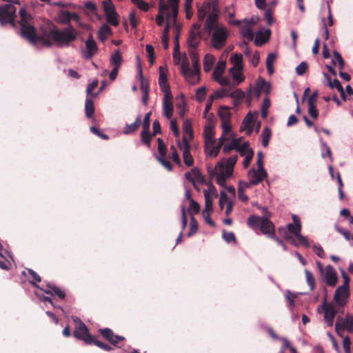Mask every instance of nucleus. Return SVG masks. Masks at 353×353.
Segmentation results:
<instances>
[{
    "label": "nucleus",
    "instance_id": "obj_1",
    "mask_svg": "<svg viewBox=\"0 0 353 353\" xmlns=\"http://www.w3.org/2000/svg\"><path fill=\"white\" fill-rule=\"evenodd\" d=\"M19 14L21 36L34 46H36L38 42H41L43 46L50 47L52 43L50 40L38 35L34 21L31 14L28 13L24 8L20 9Z\"/></svg>",
    "mask_w": 353,
    "mask_h": 353
},
{
    "label": "nucleus",
    "instance_id": "obj_2",
    "mask_svg": "<svg viewBox=\"0 0 353 353\" xmlns=\"http://www.w3.org/2000/svg\"><path fill=\"white\" fill-rule=\"evenodd\" d=\"M238 157L234 155L225 159H223L218 162L214 168H208V173L211 177L216 176V183L221 187H225L226 180L233 174L234 167L237 161Z\"/></svg>",
    "mask_w": 353,
    "mask_h": 353
},
{
    "label": "nucleus",
    "instance_id": "obj_3",
    "mask_svg": "<svg viewBox=\"0 0 353 353\" xmlns=\"http://www.w3.org/2000/svg\"><path fill=\"white\" fill-rule=\"evenodd\" d=\"M43 33L46 36L52 38L59 47L69 46L77 37L76 30L71 25L61 30H59L54 26H49L48 30Z\"/></svg>",
    "mask_w": 353,
    "mask_h": 353
},
{
    "label": "nucleus",
    "instance_id": "obj_4",
    "mask_svg": "<svg viewBox=\"0 0 353 353\" xmlns=\"http://www.w3.org/2000/svg\"><path fill=\"white\" fill-rule=\"evenodd\" d=\"M230 61L233 65V66L230 68L229 73L231 75L232 79L237 84H239L243 82L245 78L243 73V56L241 54L234 53L231 56Z\"/></svg>",
    "mask_w": 353,
    "mask_h": 353
},
{
    "label": "nucleus",
    "instance_id": "obj_5",
    "mask_svg": "<svg viewBox=\"0 0 353 353\" xmlns=\"http://www.w3.org/2000/svg\"><path fill=\"white\" fill-rule=\"evenodd\" d=\"M213 30L211 39L212 46L216 50H220L225 46L230 32L223 24H217Z\"/></svg>",
    "mask_w": 353,
    "mask_h": 353
},
{
    "label": "nucleus",
    "instance_id": "obj_6",
    "mask_svg": "<svg viewBox=\"0 0 353 353\" xmlns=\"http://www.w3.org/2000/svg\"><path fill=\"white\" fill-rule=\"evenodd\" d=\"M253 18L248 19L245 18L243 20H229L228 23L231 26L240 27V33L241 36L247 39L248 41H252L254 39V33L252 26L255 24Z\"/></svg>",
    "mask_w": 353,
    "mask_h": 353
},
{
    "label": "nucleus",
    "instance_id": "obj_7",
    "mask_svg": "<svg viewBox=\"0 0 353 353\" xmlns=\"http://www.w3.org/2000/svg\"><path fill=\"white\" fill-rule=\"evenodd\" d=\"M17 9L13 4H5L0 7V23L1 26L10 23L16 27L15 17Z\"/></svg>",
    "mask_w": 353,
    "mask_h": 353
},
{
    "label": "nucleus",
    "instance_id": "obj_8",
    "mask_svg": "<svg viewBox=\"0 0 353 353\" xmlns=\"http://www.w3.org/2000/svg\"><path fill=\"white\" fill-rule=\"evenodd\" d=\"M72 320L75 325L74 336L77 339L85 341L87 344H91L93 341V337L88 334L85 325L77 316H73Z\"/></svg>",
    "mask_w": 353,
    "mask_h": 353
},
{
    "label": "nucleus",
    "instance_id": "obj_9",
    "mask_svg": "<svg viewBox=\"0 0 353 353\" xmlns=\"http://www.w3.org/2000/svg\"><path fill=\"white\" fill-rule=\"evenodd\" d=\"M219 9L218 6L217 0H213L212 4V8L210 10L208 17L204 24V29L208 33H210L213 29L215 28L218 23Z\"/></svg>",
    "mask_w": 353,
    "mask_h": 353
},
{
    "label": "nucleus",
    "instance_id": "obj_10",
    "mask_svg": "<svg viewBox=\"0 0 353 353\" xmlns=\"http://www.w3.org/2000/svg\"><path fill=\"white\" fill-rule=\"evenodd\" d=\"M180 70L186 81L190 83L195 84L199 81V70L190 68L186 57L183 59Z\"/></svg>",
    "mask_w": 353,
    "mask_h": 353
},
{
    "label": "nucleus",
    "instance_id": "obj_11",
    "mask_svg": "<svg viewBox=\"0 0 353 353\" xmlns=\"http://www.w3.org/2000/svg\"><path fill=\"white\" fill-rule=\"evenodd\" d=\"M268 177V173L265 169L252 168L248 172V178L252 185H257Z\"/></svg>",
    "mask_w": 353,
    "mask_h": 353
},
{
    "label": "nucleus",
    "instance_id": "obj_12",
    "mask_svg": "<svg viewBox=\"0 0 353 353\" xmlns=\"http://www.w3.org/2000/svg\"><path fill=\"white\" fill-rule=\"evenodd\" d=\"M321 274L324 282L327 285L334 287L336 285L338 281L337 274L331 265H327Z\"/></svg>",
    "mask_w": 353,
    "mask_h": 353
},
{
    "label": "nucleus",
    "instance_id": "obj_13",
    "mask_svg": "<svg viewBox=\"0 0 353 353\" xmlns=\"http://www.w3.org/2000/svg\"><path fill=\"white\" fill-rule=\"evenodd\" d=\"M85 49L82 50V55L87 60L91 59L98 52L97 43L91 35L85 41Z\"/></svg>",
    "mask_w": 353,
    "mask_h": 353
},
{
    "label": "nucleus",
    "instance_id": "obj_14",
    "mask_svg": "<svg viewBox=\"0 0 353 353\" xmlns=\"http://www.w3.org/2000/svg\"><path fill=\"white\" fill-rule=\"evenodd\" d=\"M324 311V319L325 323L329 327H332L334 323V319L336 315V310L331 304H327L325 302L322 306Z\"/></svg>",
    "mask_w": 353,
    "mask_h": 353
},
{
    "label": "nucleus",
    "instance_id": "obj_15",
    "mask_svg": "<svg viewBox=\"0 0 353 353\" xmlns=\"http://www.w3.org/2000/svg\"><path fill=\"white\" fill-rule=\"evenodd\" d=\"M349 297V287L339 290V287L335 290L334 300L339 306H344Z\"/></svg>",
    "mask_w": 353,
    "mask_h": 353
},
{
    "label": "nucleus",
    "instance_id": "obj_16",
    "mask_svg": "<svg viewBox=\"0 0 353 353\" xmlns=\"http://www.w3.org/2000/svg\"><path fill=\"white\" fill-rule=\"evenodd\" d=\"M59 20L61 23L70 25V21L74 20L77 23H80V17L75 12H70L67 10H61L59 14Z\"/></svg>",
    "mask_w": 353,
    "mask_h": 353
},
{
    "label": "nucleus",
    "instance_id": "obj_17",
    "mask_svg": "<svg viewBox=\"0 0 353 353\" xmlns=\"http://www.w3.org/2000/svg\"><path fill=\"white\" fill-rule=\"evenodd\" d=\"M162 105L163 116L170 119L173 113V105L170 101V96H167L166 94L163 96Z\"/></svg>",
    "mask_w": 353,
    "mask_h": 353
},
{
    "label": "nucleus",
    "instance_id": "obj_18",
    "mask_svg": "<svg viewBox=\"0 0 353 353\" xmlns=\"http://www.w3.org/2000/svg\"><path fill=\"white\" fill-rule=\"evenodd\" d=\"M271 31L270 29L265 30L264 32L260 30L256 33L254 43L256 46H260L267 42L270 37Z\"/></svg>",
    "mask_w": 353,
    "mask_h": 353
},
{
    "label": "nucleus",
    "instance_id": "obj_19",
    "mask_svg": "<svg viewBox=\"0 0 353 353\" xmlns=\"http://www.w3.org/2000/svg\"><path fill=\"white\" fill-rule=\"evenodd\" d=\"M259 228L263 234H268L271 238L274 236L273 224L267 218L263 217Z\"/></svg>",
    "mask_w": 353,
    "mask_h": 353
},
{
    "label": "nucleus",
    "instance_id": "obj_20",
    "mask_svg": "<svg viewBox=\"0 0 353 353\" xmlns=\"http://www.w3.org/2000/svg\"><path fill=\"white\" fill-rule=\"evenodd\" d=\"M199 43L200 32H195L193 30H191L188 38V48H197Z\"/></svg>",
    "mask_w": 353,
    "mask_h": 353
},
{
    "label": "nucleus",
    "instance_id": "obj_21",
    "mask_svg": "<svg viewBox=\"0 0 353 353\" xmlns=\"http://www.w3.org/2000/svg\"><path fill=\"white\" fill-rule=\"evenodd\" d=\"M185 179L191 182L203 181V176L200 170L197 168H194L190 172H187L185 174Z\"/></svg>",
    "mask_w": 353,
    "mask_h": 353
},
{
    "label": "nucleus",
    "instance_id": "obj_22",
    "mask_svg": "<svg viewBox=\"0 0 353 353\" xmlns=\"http://www.w3.org/2000/svg\"><path fill=\"white\" fill-rule=\"evenodd\" d=\"M45 293L52 294V292L54 294L57 295L60 299H64L65 296V293L59 288L55 286L54 284L48 283L47 289L41 288Z\"/></svg>",
    "mask_w": 353,
    "mask_h": 353
},
{
    "label": "nucleus",
    "instance_id": "obj_23",
    "mask_svg": "<svg viewBox=\"0 0 353 353\" xmlns=\"http://www.w3.org/2000/svg\"><path fill=\"white\" fill-rule=\"evenodd\" d=\"M214 129L210 125H205L203 130L204 142L206 144L212 145V141H215L214 139Z\"/></svg>",
    "mask_w": 353,
    "mask_h": 353
},
{
    "label": "nucleus",
    "instance_id": "obj_24",
    "mask_svg": "<svg viewBox=\"0 0 353 353\" xmlns=\"http://www.w3.org/2000/svg\"><path fill=\"white\" fill-rule=\"evenodd\" d=\"M167 6L168 8H170L171 10V13L168 12L166 14L167 21H170L173 25H175L178 15L179 5H171Z\"/></svg>",
    "mask_w": 353,
    "mask_h": 353
},
{
    "label": "nucleus",
    "instance_id": "obj_25",
    "mask_svg": "<svg viewBox=\"0 0 353 353\" xmlns=\"http://www.w3.org/2000/svg\"><path fill=\"white\" fill-rule=\"evenodd\" d=\"M97 34L98 39L101 41L104 42L107 39L108 37L112 34V30L108 25L103 24L99 28Z\"/></svg>",
    "mask_w": 353,
    "mask_h": 353
},
{
    "label": "nucleus",
    "instance_id": "obj_26",
    "mask_svg": "<svg viewBox=\"0 0 353 353\" xmlns=\"http://www.w3.org/2000/svg\"><path fill=\"white\" fill-rule=\"evenodd\" d=\"M338 319H340L341 325L345 330H347L350 332H352L353 331L352 315L347 314L345 319L344 320H343L341 317H339Z\"/></svg>",
    "mask_w": 353,
    "mask_h": 353
},
{
    "label": "nucleus",
    "instance_id": "obj_27",
    "mask_svg": "<svg viewBox=\"0 0 353 353\" xmlns=\"http://www.w3.org/2000/svg\"><path fill=\"white\" fill-rule=\"evenodd\" d=\"M123 61L121 53L119 50H115L110 57V64L112 65L115 68H119L121 66Z\"/></svg>",
    "mask_w": 353,
    "mask_h": 353
},
{
    "label": "nucleus",
    "instance_id": "obj_28",
    "mask_svg": "<svg viewBox=\"0 0 353 353\" xmlns=\"http://www.w3.org/2000/svg\"><path fill=\"white\" fill-rule=\"evenodd\" d=\"M159 83L161 90L164 93V95L166 94L167 96H170V87H169L168 84L167 83L166 76L161 72H160V74H159Z\"/></svg>",
    "mask_w": 353,
    "mask_h": 353
},
{
    "label": "nucleus",
    "instance_id": "obj_29",
    "mask_svg": "<svg viewBox=\"0 0 353 353\" xmlns=\"http://www.w3.org/2000/svg\"><path fill=\"white\" fill-rule=\"evenodd\" d=\"M141 123V115H138L134 123L127 124L124 128L123 134H130L135 132Z\"/></svg>",
    "mask_w": 353,
    "mask_h": 353
},
{
    "label": "nucleus",
    "instance_id": "obj_30",
    "mask_svg": "<svg viewBox=\"0 0 353 353\" xmlns=\"http://www.w3.org/2000/svg\"><path fill=\"white\" fill-rule=\"evenodd\" d=\"M245 92L241 89H236L234 91L230 92L229 97L234 99V104L237 105L240 101L245 97Z\"/></svg>",
    "mask_w": 353,
    "mask_h": 353
},
{
    "label": "nucleus",
    "instance_id": "obj_31",
    "mask_svg": "<svg viewBox=\"0 0 353 353\" xmlns=\"http://www.w3.org/2000/svg\"><path fill=\"white\" fill-rule=\"evenodd\" d=\"M168 10L167 5L163 3V0H160L159 9L158 14L156 16V23L158 26H161L163 23V12Z\"/></svg>",
    "mask_w": 353,
    "mask_h": 353
},
{
    "label": "nucleus",
    "instance_id": "obj_32",
    "mask_svg": "<svg viewBox=\"0 0 353 353\" xmlns=\"http://www.w3.org/2000/svg\"><path fill=\"white\" fill-rule=\"evenodd\" d=\"M100 333L105 339L109 341L112 345L117 346L118 347H120L119 346L117 345V341L114 340V333L110 329H101L100 330Z\"/></svg>",
    "mask_w": 353,
    "mask_h": 353
},
{
    "label": "nucleus",
    "instance_id": "obj_33",
    "mask_svg": "<svg viewBox=\"0 0 353 353\" xmlns=\"http://www.w3.org/2000/svg\"><path fill=\"white\" fill-rule=\"evenodd\" d=\"M215 141H212V145L205 143V153L210 157H216L219 152L220 147L214 145Z\"/></svg>",
    "mask_w": 353,
    "mask_h": 353
},
{
    "label": "nucleus",
    "instance_id": "obj_34",
    "mask_svg": "<svg viewBox=\"0 0 353 353\" xmlns=\"http://www.w3.org/2000/svg\"><path fill=\"white\" fill-rule=\"evenodd\" d=\"M212 2H205L203 6L200 8L198 10V18H199V20L200 21H203L205 16H206V13L210 12V10H211L212 8Z\"/></svg>",
    "mask_w": 353,
    "mask_h": 353
},
{
    "label": "nucleus",
    "instance_id": "obj_35",
    "mask_svg": "<svg viewBox=\"0 0 353 353\" xmlns=\"http://www.w3.org/2000/svg\"><path fill=\"white\" fill-rule=\"evenodd\" d=\"M94 112V106L93 101L87 97L85 101V113L87 117L90 118Z\"/></svg>",
    "mask_w": 353,
    "mask_h": 353
},
{
    "label": "nucleus",
    "instance_id": "obj_36",
    "mask_svg": "<svg viewBox=\"0 0 353 353\" xmlns=\"http://www.w3.org/2000/svg\"><path fill=\"white\" fill-rule=\"evenodd\" d=\"M225 68V63L224 61H219L213 71V78L218 80V78L222 77Z\"/></svg>",
    "mask_w": 353,
    "mask_h": 353
},
{
    "label": "nucleus",
    "instance_id": "obj_37",
    "mask_svg": "<svg viewBox=\"0 0 353 353\" xmlns=\"http://www.w3.org/2000/svg\"><path fill=\"white\" fill-rule=\"evenodd\" d=\"M256 87L265 94H269L271 89L270 83L265 81L263 79L259 78L256 82Z\"/></svg>",
    "mask_w": 353,
    "mask_h": 353
},
{
    "label": "nucleus",
    "instance_id": "obj_38",
    "mask_svg": "<svg viewBox=\"0 0 353 353\" xmlns=\"http://www.w3.org/2000/svg\"><path fill=\"white\" fill-rule=\"evenodd\" d=\"M271 130L268 127H265L261 132V137L262 140V145L266 148L268 145L269 140L271 137Z\"/></svg>",
    "mask_w": 353,
    "mask_h": 353
},
{
    "label": "nucleus",
    "instance_id": "obj_39",
    "mask_svg": "<svg viewBox=\"0 0 353 353\" xmlns=\"http://www.w3.org/2000/svg\"><path fill=\"white\" fill-rule=\"evenodd\" d=\"M214 63V57L211 54H206L203 60V69L205 72L211 70Z\"/></svg>",
    "mask_w": 353,
    "mask_h": 353
},
{
    "label": "nucleus",
    "instance_id": "obj_40",
    "mask_svg": "<svg viewBox=\"0 0 353 353\" xmlns=\"http://www.w3.org/2000/svg\"><path fill=\"white\" fill-rule=\"evenodd\" d=\"M105 14H115V8L111 0H105L102 3Z\"/></svg>",
    "mask_w": 353,
    "mask_h": 353
},
{
    "label": "nucleus",
    "instance_id": "obj_41",
    "mask_svg": "<svg viewBox=\"0 0 353 353\" xmlns=\"http://www.w3.org/2000/svg\"><path fill=\"white\" fill-rule=\"evenodd\" d=\"M298 294L292 292L290 290H287L285 293V297L288 302V307L292 308L294 305V299L297 297Z\"/></svg>",
    "mask_w": 353,
    "mask_h": 353
},
{
    "label": "nucleus",
    "instance_id": "obj_42",
    "mask_svg": "<svg viewBox=\"0 0 353 353\" xmlns=\"http://www.w3.org/2000/svg\"><path fill=\"white\" fill-rule=\"evenodd\" d=\"M288 233L290 232L297 236L301 230V224L288 223L287 225Z\"/></svg>",
    "mask_w": 353,
    "mask_h": 353
},
{
    "label": "nucleus",
    "instance_id": "obj_43",
    "mask_svg": "<svg viewBox=\"0 0 353 353\" xmlns=\"http://www.w3.org/2000/svg\"><path fill=\"white\" fill-rule=\"evenodd\" d=\"M263 217L257 216H252L249 217L248 220V225L252 228H257L260 227L261 222L262 221Z\"/></svg>",
    "mask_w": 353,
    "mask_h": 353
},
{
    "label": "nucleus",
    "instance_id": "obj_44",
    "mask_svg": "<svg viewBox=\"0 0 353 353\" xmlns=\"http://www.w3.org/2000/svg\"><path fill=\"white\" fill-rule=\"evenodd\" d=\"M219 116L221 122L230 121V112L227 108H221L219 111Z\"/></svg>",
    "mask_w": 353,
    "mask_h": 353
},
{
    "label": "nucleus",
    "instance_id": "obj_45",
    "mask_svg": "<svg viewBox=\"0 0 353 353\" xmlns=\"http://www.w3.org/2000/svg\"><path fill=\"white\" fill-rule=\"evenodd\" d=\"M236 150L239 153L241 156L246 155L247 153L250 151V150H252L250 148L249 143L248 141L244 142L242 145L239 144V145L236 148Z\"/></svg>",
    "mask_w": 353,
    "mask_h": 353
},
{
    "label": "nucleus",
    "instance_id": "obj_46",
    "mask_svg": "<svg viewBox=\"0 0 353 353\" xmlns=\"http://www.w3.org/2000/svg\"><path fill=\"white\" fill-rule=\"evenodd\" d=\"M222 237L224 239V241L228 243H236L235 235L232 232H228L225 230H223L222 232Z\"/></svg>",
    "mask_w": 353,
    "mask_h": 353
},
{
    "label": "nucleus",
    "instance_id": "obj_47",
    "mask_svg": "<svg viewBox=\"0 0 353 353\" xmlns=\"http://www.w3.org/2000/svg\"><path fill=\"white\" fill-rule=\"evenodd\" d=\"M239 139L234 138L230 144L224 145L223 150V152H225V153L230 152L232 150L236 149V148L239 145Z\"/></svg>",
    "mask_w": 353,
    "mask_h": 353
},
{
    "label": "nucleus",
    "instance_id": "obj_48",
    "mask_svg": "<svg viewBox=\"0 0 353 353\" xmlns=\"http://www.w3.org/2000/svg\"><path fill=\"white\" fill-rule=\"evenodd\" d=\"M97 85H98V81L97 80H94L92 82H91L90 84H88V85L87 87V89H86V94L88 95L92 96L94 98L97 97V95L99 94V92L93 93L92 90L96 88Z\"/></svg>",
    "mask_w": 353,
    "mask_h": 353
},
{
    "label": "nucleus",
    "instance_id": "obj_49",
    "mask_svg": "<svg viewBox=\"0 0 353 353\" xmlns=\"http://www.w3.org/2000/svg\"><path fill=\"white\" fill-rule=\"evenodd\" d=\"M325 78L327 79L329 85L332 88H336L338 91L342 90L343 88L342 87L340 81L337 79H334L332 81H331L330 78L326 74H324Z\"/></svg>",
    "mask_w": 353,
    "mask_h": 353
},
{
    "label": "nucleus",
    "instance_id": "obj_50",
    "mask_svg": "<svg viewBox=\"0 0 353 353\" xmlns=\"http://www.w3.org/2000/svg\"><path fill=\"white\" fill-rule=\"evenodd\" d=\"M224 13L230 20H234L233 18L235 16V10L233 4L228 6L225 8Z\"/></svg>",
    "mask_w": 353,
    "mask_h": 353
},
{
    "label": "nucleus",
    "instance_id": "obj_51",
    "mask_svg": "<svg viewBox=\"0 0 353 353\" xmlns=\"http://www.w3.org/2000/svg\"><path fill=\"white\" fill-rule=\"evenodd\" d=\"M106 21L108 23L111 24L114 26H117L119 24V21L117 19V14L115 12V14H105Z\"/></svg>",
    "mask_w": 353,
    "mask_h": 353
},
{
    "label": "nucleus",
    "instance_id": "obj_52",
    "mask_svg": "<svg viewBox=\"0 0 353 353\" xmlns=\"http://www.w3.org/2000/svg\"><path fill=\"white\" fill-rule=\"evenodd\" d=\"M141 139L143 143L150 145V142L151 139V135L149 133L148 130H143L141 132Z\"/></svg>",
    "mask_w": 353,
    "mask_h": 353
},
{
    "label": "nucleus",
    "instance_id": "obj_53",
    "mask_svg": "<svg viewBox=\"0 0 353 353\" xmlns=\"http://www.w3.org/2000/svg\"><path fill=\"white\" fill-rule=\"evenodd\" d=\"M305 274L307 284L310 287V289L313 290L315 286V279H314L312 274L307 270H305Z\"/></svg>",
    "mask_w": 353,
    "mask_h": 353
},
{
    "label": "nucleus",
    "instance_id": "obj_54",
    "mask_svg": "<svg viewBox=\"0 0 353 353\" xmlns=\"http://www.w3.org/2000/svg\"><path fill=\"white\" fill-rule=\"evenodd\" d=\"M197 229H198L197 222H196V219L193 216H192L191 220H190V230L188 233V236L190 237L192 235H193L194 234H195Z\"/></svg>",
    "mask_w": 353,
    "mask_h": 353
},
{
    "label": "nucleus",
    "instance_id": "obj_55",
    "mask_svg": "<svg viewBox=\"0 0 353 353\" xmlns=\"http://www.w3.org/2000/svg\"><path fill=\"white\" fill-rule=\"evenodd\" d=\"M132 2L136 5L140 10L143 11H148L149 9V5L143 0H131Z\"/></svg>",
    "mask_w": 353,
    "mask_h": 353
},
{
    "label": "nucleus",
    "instance_id": "obj_56",
    "mask_svg": "<svg viewBox=\"0 0 353 353\" xmlns=\"http://www.w3.org/2000/svg\"><path fill=\"white\" fill-rule=\"evenodd\" d=\"M179 147L183 151V154L190 152V147L185 137H183L182 141L179 143Z\"/></svg>",
    "mask_w": 353,
    "mask_h": 353
},
{
    "label": "nucleus",
    "instance_id": "obj_57",
    "mask_svg": "<svg viewBox=\"0 0 353 353\" xmlns=\"http://www.w3.org/2000/svg\"><path fill=\"white\" fill-rule=\"evenodd\" d=\"M205 208L208 211H212L213 199L211 196L208 195V193L205 194Z\"/></svg>",
    "mask_w": 353,
    "mask_h": 353
},
{
    "label": "nucleus",
    "instance_id": "obj_58",
    "mask_svg": "<svg viewBox=\"0 0 353 353\" xmlns=\"http://www.w3.org/2000/svg\"><path fill=\"white\" fill-rule=\"evenodd\" d=\"M245 158L243 159V165L244 168H247L249 165L250 164V162L253 158L254 156V150H250L248 153L246 154V155H244Z\"/></svg>",
    "mask_w": 353,
    "mask_h": 353
},
{
    "label": "nucleus",
    "instance_id": "obj_59",
    "mask_svg": "<svg viewBox=\"0 0 353 353\" xmlns=\"http://www.w3.org/2000/svg\"><path fill=\"white\" fill-rule=\"evenodd\" d=\"M29 274L32 276V279L30 280V283H32V285H35L36 287H38L37 285H36L34 283L35 281L37 282H40L41 281V277L39 276V275L35 272L34 271H33L32 269H27Z\"/></svg>",
    "mask_w": 353,
    "mask_h": 353
},
{
    "label": "nucleus",
    "instance_id": "obj_60",
    "mask_svg": "<svg viewBox=\"0 0 353 353\" xmlns=\"http://www.w3.org/2000/svg\"><path fill=\"white\" fill-rule=\"evenodd\" d=\"M206 96V88L205 87H201L197 89L196 92V99L199 101H202L204 100Z\"/></svg>",
    "mask_w": 353,
    "mask_h": 353
},
{
    "label": "nucleus",
    "instance_id": "obj_61",
    "mask_svg": "<svg viewBox=\"0 0 353 353\" xmlns=\"http://www.w3.org/2000/svg\"><path fill=\"white\" fill-rule=\"evenodd\" d=\"M212 211H208L207 210H203L202 211V216L204 219L205 221L209 224L210 225L214 227V222L210 219V213Z\"/></svg>",
    "mask_w": 353,
    "mask_h": 353
},
{
    "label": "nucleus",
    "instance_id": "obj_62",
    "mask_svg": "<svg viewBox=\"0 0 353 353\" xmlns=\"http://www.w3.org/2000/svg\"><path fill=\"white\" fill-rule=\"evenodd\" d=\"M307 70V63L305 61H302L295 69L298 75H303Z\"/></svg>",
    "mask_w": 353,
    "mask_h": 353
},
{
    "label": "nucleus",
    "instance_id": "obj_63",
    "mask_svg": "<svg viewBox=\"0 0 353 353\" xmlns=\"http://www.w3.org/2000/svg\"><path fill=\"white\" fill-rule=\"evenodd\" d=\"M343 347L345 353H351V341L350 337L347 336L343 338Z\"/></svg>",
    "mask_w": 353,
    "mask_h": 353
},
{
    "label": "nucleus",
    "instance_id": "obj_64",
    "mask_svg": "<svg viewBox=\"0 0 353 353\" xmlns=\"http://www.w3.org/2000/svg\"><path fill=\"white\" fill-rule=\"evenodd\" d=\"M229 94L230 90H228V89H219L214 92V96L216 97L217 99L229 97Z\"/></svg>",
    "mask_w": 353,
    "mask_h": 353
}]
</instances>
